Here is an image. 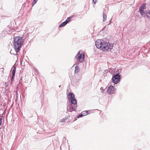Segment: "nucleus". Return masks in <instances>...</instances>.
Here are the masks:
<instances>
[{
    "instance_id": "1",
    "label": "nucleus",
    "mask_w": 150,
    "mask_h": 150,
    "mask_svg": "<svg viewBox=\"0 0 150 150\" xmlns=\"http://www.w3.org/2000/svg\"><path fill=\"white\" fill-rule=\"evenodd\" d=\"M67 97L69 102H67V112L76 111L77 107V100L75 98V95L73 93H69Z\"/></svg>"
},
{
    "instance_id": "2",
    "label": "nucleus",
    "mask_w": 150,
    "mask_h": 150,
    "mask_svg": "<svg viewBox=\"0 0 150 150\" xmlns=\"http://www.w3.org/2000/svg\"><path fill=\"white\" fill-rule=\"evenodd\" d=\"M13 44L14 46V48L16 52V54H13L11 51V54L17 55V53L21 50V48L24 42L25 39L22 37L20 36H16L13 38Z\"/></svg>"
},
{
    "instance_id": "3",
    "label": "nucleus",
    "mask_w": 150,
    "mask_h": 150,
    "mask_svg": "<svg viewBox=\"0 0 150 150\" xmlns=\"http://www.w3.org/2000/svg\"><path fill=\"white\" fill-rule=\"evenodd\" d=\"M75 57L77 59V63L78 64H79L84 61L85 55L82 51H79L78 52Z\"/></svg>"
},
{
    "instance_id": "4",
    "label": "nucleus",
    "mask_w": 150,
    "mask_h": 150,
    "mask_svg": "<svg viewBox=\"0 0 150 150\" xmlns=\"http://www.w3.org/2000/svg\"><path fill=\"white\" fill-rule=\"evenodd\" d=\"M102 48L101 50L103 51H110L112 49L113 46V44L108 43L105 41L104 42Z\"/></svg>"
},
{
    "instance_id": "5",
    "label": "nucleus",
    "mask_w": 150,
    "mask_h": 150,
    "mask_svg": "<svg viewBox=\"0 0 150 150\" xmlns=\"http://www.w3.org/2000/svg\"><path fill=\"white\" fill-rule=\"evenodd\" d=\"M102 48L101 50L103 51H110L112 49L113 46V44L108 43L105 41L104 42Z\"/></svg>"
},
{
    "instance_id": "6",
    "label": "nucleus",
    "mask_w": 150,
    "mask_h": 150,
    "mask_svg": "<svg viewBox=\"0 0 150 150\" xmlns=\"http://www.w3.org/2000/svg\"><path fill=\"white\" fill-rule=\"evenodd\" d=\"M116 74H115L112 75L111 79L112 81L114 83V85L119 83L121 79L120 72L117 73L116 72Z\"/></svg>"
},
{
    "instance_id": "7",
    "label": "nucleus",
    "mask_w": 150,
    "mask_h": 150,
    "mask_svg": "<svg viewBox=\"0 0 150 150\" xmlns=\"http://www.w3.org/2000/svg\"><path fill=\"white\" fill-rule=\"evenodd\" d=\"M104 40H103L98 39L96 40L95 42V45L97 48L99 49L100 50L102 48V47L104 43Z\"/></svg>"
},
{
    "instance_id": "8",
    "label": "nucleus",
    "mask_w": 150,
    "mask_h": 150,
    "mask_svg": "<svg viewBox=\"0 0 150 150\" xmlns=\"http://www.w3.org/2000/svg\"><path fill=\"white\" fill-rule=\"evenodd\" d=\"M116 91V88L115 87L112 85H110L108 87L107 90V92L110 95L114 94Z\"/></svg>"
},
{
    "instance_id": "9",
    "label": "nucleus",
    "mask_w": 150,
    "mask_h": 150,
    "mask_svg": "<svg viewBox=\"0 0 150 150\" xmlns=\"http://www.w3.org/2000/svg\"><path fill=\"white\" fill-rule=\"evenodd\" d=\"M79 80H78L76 78H74L72 80H71L72 85L76 87L79 85Z\"/></svg>"
},
{
    "instance_id": "10",
    "label": "nucleus",
    "mask_w": 150,
    "mask_h": 150,
    "mask_svg": "<svg viewBox=\"0 0 150 150\" xmlns=\"http://www.w3.org/2000/svg\"><path fill=\"white\" fill-rule=\"evenodd\" d=\"M12 68L13 69V70L12 71V75L11 78L12 79H14L15 74L16 68V67L13 65V66Z\"/></svg>"
},
{
    "instance_id": "11",
    "label": "nucleus",
    "mask_w": 150,
    "mask_h": 150,
    "mask_svg": "<svg viewBox=\"0 0 150 150\" xmlns=\"http://www.w3.org/2000/svg\"><path fill=\"white\" fill-rule=\"evenodd\" d=\"M75 70H74V73L75 74H78L79 71L80 69L79 68V67L77 65H76L75 67Z\"/></svg>"
},
{
    "instance_id": "12",
    "label": "nucleus",
    "mask_w": 150,
    "mask_h": 150,
    "mask_svg": "<svg viewBox=\"0 0 150 150\" xmlns=\"http://www.w3.org/2000/svg\"><path fill=\"white\" fill-rule=\"evenodd\" d=\"M82 113L83 115V116H85L88 115L89 114H90V112L89 110H87L83 111Z\"/></svg>"
},
{
    "instance_id": "13",
    "label": "nucleus",
    "mask_w": 150,
    "mask_h": 150,
    "mask_svg": "<svg viewBox=\"0 0 150 150\" xmlns=\"http://www.w3.org/2000/svg\"><path fill=\"white\" fill-rule=\"evenodd\" d=\"M146 4L145 3L142 4L141 6L140 7L139 10H144V9L146 8Z\"/></svg>"
},
{
    "instance_id": "14",
    "label": "nucleus",
    "mask_w": 150,
    "mask_h": 150,
    "mask_svg": "<svg viewBox=\"0 0 150 150\" xmlns=\"http://www.w3.org/2000/svg\"><path fill=\"white\" fill-rule=\"evenodd\" d=\"M139 11L141 15L143 17H145L146 14L145 13L144 10H139Z\"/></svg>"
},
{
    "instance_id": "15",
    "label": "nucleus",
    "mask_w": 150,
    "mask_h": 150,
    "mask_svg": "<svg viewBox=\"0 0 150 150\" xmlns=\"http://www.w3.org/2000/svg\"><path fill=\"white\" fill-rule=\"evenodd\" d=\"M146 15L147 17L150 18V10H148L146 11Z\"/></svg>"
},
{
    "instance_id": "16",
    "label": "nucleus",
    "mask_w": 150,
    "mask_h": 150,
    "mask_svg": "<svg viewBox=\"0 0 150 150\" xmlns=\"http://www.w3.org/2000/svg\"><path fill=\"white\" fill-rule=\"evenodd\" d=\"M71 17H68L66 20L64 21L66 24L68 23L70 21H71Z\"/></svg>"
},
{
    "instance_id": "17",
    "label": "nucleus",
    "mask_w": 150,
    "mask_h": 150,
    "mask_svg": "<svg viewBox=\"0 0 150 150\" xmlns=\"http://www.w3.org/2000/svg\"><path fill=\"white\" fill-rule=\"evenodd\" d=\"M103 21L104 22L105 21L107 18V16L104 13V12H103Z\"/></svg>"
},
{
    "instance_id": "18",
    "label": "nucleus",
    "mask_w": 150,
    "mask_h": 150,
    "mask_svg": "<svg viewBox=\"0 0 150 150\" xmlns=\"http://www.w3.org/2000/svg\"><path fill=\"white\" fill-rule=\"evenodd\" d=\"M67 24H66L65 21L63 22L59 26V27L60 28L63 27L66 25Z\"/></svg>"
},
{
    "instance_id": "19",
    "label": "nucleus",
    "mask_w": 150,
    "mask_h": 150,
    "mask_svg": "<svg viewBox=\"0 0 150 150\" xmlns=\"http://www.w3.org/2000/svg\"><path fill=\"white\" fill-rule=\"evenodd\" d=\"M38 1V0H33V1L32 3V6H33L34 5L36 4Z\"/></svg>"
},
{
    "instance_id": "20",
    "label": "nucleus",
    "mask_w": 150,
    "mask_h": 150,
    "mask_svg": "<svg viewBox=\"0 0 150 150\" xmlns=\"http://www.w3.org/2000/svg\"><path fill=\"white\" fill-rule=\"evenodd\" d=\"M83 116V115L82 113L80 114L77 117V118H79L80 117H81Z\"/></svg>"
},
{
    "instance_id": "21",
    "label": "nucleus",
    "mask_w": 150,
    "mask_h": 150,
    "mask_svg": "<svg viewBox=\"0 0 150 150\" xmlns=\"http://www.w3.org/2000/svg\"><path fill=\"white\" fill-rule=\"evenodd\" d=\"M67 120H65V119L64 118H63L61 120V121L60 122H62V123H63V122H65V121H66Z\"/></svg>"
},
{
    "instance_id": "22",
    "label": "nucleus",
    "mask_w": 150,
    "mask_h": 150,
    "mask_svg": "<svg viewBox=\"0 0 150 150\" xmlns=\"http://www.w3.org/2000/svg\"><path fill=\"white\" fill-rule=\"evenodd\" d=\"M70 117V116L69 115H66L65 117V119L66 120H67L68 119L69 117Z\"/></svg>"
},
{
    "instance_id": "23",
    "label": "nucleus",
    "mask_w": 150,
    "mask_h": 150,
    "mask_svg": "<svg viewBox=\"0 0 150 150\" xmlns=\"http://www.w3.org/2000/svg\"><path fill=\"white\" fill-rule=\"evenodd\" d=\"M76 16H77V15L74 14L72 16H71L70 17H71V19H72L74 17H76Z\"/></svg>"
},
{
    "instance_id": "24",
    "label": "nucleus",
    "mask_w": 150,
    "mask_h": 150,
    "mask_svg": "<svg viewBox=\"0 0 150 150\" xmlns=\"http://www.w3.org/2000/svg\"><path fill=\"white\" fill-rule=\"evenodd\" d=\"M2 122V118H0V126L1 125ZM1 129V128L0 127V129Z\"/></svg>"
},
{
    "instance_id": "25",
    "label": "nucleus",
    "mask_w": 150,
    "mask_h": 150,
    "mask_svg": "<svg viewBox=\"0 0 150 150\" xmlns=\"http://www.w3.org/2000/svg\"><path fill=\"white\" fill-rule=\"evenodd\" d=\"M16 97L17 98L18 96V92L17 91H16Z\"/></svg>"
},
{
    "instance_id": "26",
    "label": "nucleus",
    "mask_w": 150,
    "mask_h": 150,
    "mask_svg": "<svg viewBox=\"0 0 150 150\" xmlns=\"http://www.w3.org/2000/svg\"><path fill=\"white\" fill-rule=\"evenodd\" d=\"M22 77H21V78L19 80V83H21V82H22Z\"/></svg>"
},
{
    "instance_id": "27",
    "label": "nucleus",
    "mask_w": 150,
    "mask_h": 150,
    "mask_svg": "<svg viewBox=\"0 0 150 150\" xmlns=\"http://www.w3.org/2000/svg\"><path fill=\"white\" fill-rule=\"evenodd\" d=\"M94 4H96L97 1V0H92Z\"/></svg>"
},
{
    "instance_id": "28",
    "label": "nucleus",
    "mask_w": 150,
    "mask_h": 150,
    "mask_svg": "<svg viewBox=\"0 0 150 150\" xmlns=\"http://www.w3.org/2000/svg\"><path fill=\"white\" fill-rule=\"evenodd\" d=\"M5 87L6 88L7 87L8 85V83L6 82L5 83Z\"/></svg>"
},
{
    "instance_id": "29",
    "label": "nucleus",
    "mask_w": 150,
    "mask_h": 150,
    "mask_svg": "<svg viewBox=\"0 0 150 150\" xmlns=\"http://www.w3.org/2000/svg\"><path fill=\"white\" fill-rule=\"evenodd\" d=\"M111 96L109 97V100H110L112 98V96H113L112 94L111 95Z\"/></svg>"
},
{
    "instance_id": "30",
    "label": "nucleus",
    "mask_w": 150,
    "mask_h": 150,
    "mask_svg": "<svg viewBox=\"0 0 150 150\" xmlns=\"http://www.w3.org/2000/svg\"><path fill=\"white\" fill-rule=\"evenodd\" d=\"M100 90H103V92H104V91H105V89H103V87H101L100 88Z\"/></svg>"
},
{
    "instance_id": "31",
    "label": "nucleus",
    "mask_w": 150,
    "mask_h": 150,
    "mask_svg": "<svg viewBox=\"0 0 150 150\" xmlns=\"http://www.w3.org/2000/svg\"><path fill=\"white\" fill-rule=\"evenodd\" d=\"M35 71L37 73H38V72L39 71L37 69H35Z\"/></svg>"
},
{
    "instance_id": "32",
    "label": "nucleus",
    "mask_w": 150,
    "mask_h": 150,
    "mask_svg": "<svg viewBox=\"0 0 150 150\" xmlns=\"http://www.w3.org/2000/svg\"><path fill=\"white\" fill-rule=\"evenodd\" d=\"M26 2L28 3V4L30 3V0H27Z\"/></svg>"
},
{
    "instance_id": "33",
    "label": "nucleus",
    "mask_w": 150,
    "mask_h": 150,
    "mask_svg": "<svg viewBox=\"0 0 150 150\" xmlns=\"http://www.w3.org/2000/svg\"><path fill=\"white\" fill-rule=\"evenodd\" d=\"M107 25H106L102 29V30H104V29L106 28Z\"/></svg>"
},
{
    "instance_id": "34",
    "label": "nucleus",
    "mask_w": 150,
    "mask_h": 150,
    "mask_svg": "<svg viewBox=\"0 0 150 150\" xmlns=\"http://www.w3.org/2000/svg\"><path fill=\"white\" fill-rule=\"evenodd\" d=\"M112 19H111V20H110V22H109V23L107 25H109L110 23H111V20Z\"/></svg>"
},
{
    "instance_id": "35",
    "label": "nucleus",
    "mask_w": 150,
    "mask_h": 150,
    "mask_svg": "<svg viewBox=\"0 0 150 150\" xmlns=\"http://www.w3.org/2000/svg\"><path fill=\"white\" fill-rule=\"evenodd\" d=\"M14 80V79H12V78H11V82H12V81H13Z\"/></svg>"
}]
</instances>
